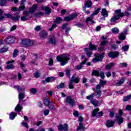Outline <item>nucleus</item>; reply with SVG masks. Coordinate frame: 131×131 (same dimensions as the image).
Listing matches in <instances>:
<instances>
[{"instance_id": "1", "label": "nucleus", "mask_w": 131, "mask_h": 131, "mask_svg": "<svg viewBox=\"0 0 131 131\" xmlns=\"http://www.w3.org/2000/svg\"><path fill=\"white\" fill-rule=\"evenodd\" d=\"M56 60L58 62H60V65L64 66L68 64V61L70 60V55L68 54H63L56 57Z\"/></svg>"}, {"instance_id": "2", "label": "nucleus", "mask_w": 131, "mask_h": 131, "mask_svg": "<svg viewBox=\"0 0 131 131\" xmlns=\"http://www.w3.org/2000/svg\"><path fill=\"white\" fill-rule=\"evenodd\" d=\"M124 13L121 12V9H118L115 11V15L110 19V21L112 23H116L118 20H119L121 18L124 17Z\"/></svg>"}, {"instance_id": "3", "label": "nucleus", "mask_w": 131, "mask_h": 131, "mask_svg": "<svg viewBox=\"0 0 131 131\" xmlns=\"http://www.w3.org/2000/svg\"><path fill=\"white\" fill-rule=\"evenodd\" d=\"M78 83L79 82V78L78 77H76V74H74L70 80L69 88L71 89H74V86L73 85V83Z\"/></svg>"}, {"instance_id": "4", "label": "nucleus", "mask_w": 131, "mask_h": 131, "mask_svg": "<svg viewBox=\"0 0 131 131\" xmlns=\"http://www.w3.org/2000/svg\"><path fill=\"white\" fill-rule=\"evenodd\" d=\"M95 56L96 57L93 58V62L94 63H97V62H101L105 56V53H102V54H97L95 55Z\"/></svg>"}, {"instance_id": "5", "label": "nucleus", "mask_w": 131, "mask_h": 131, "mask_svg": "<svg viewBox=\"0 0 131 131\" xmlns=\"http://www.w3.org/2000/svg\"><path fill=\"white\" fill-rule=\"evenodd\" d=\"M122 111L120 110L118 114H117L116 116V119L115 121H117L118 124L120 125L123 122V118H122Z\"/></svg>"}, {"instance_id": "6", "label": "nucleus", "mask_w": 131, "mask_h": 131, "mask_svg": "<svg viewBox=\"0 0 131 131\" xmlns=\"http://www.w3.org/2000/svg\"><path fill=\"white\" fill-rule=\"evenodd\" d=\"M21 43L23 46H26V47H31V46L34 45L33 41H31L30 39H28L22 40Z\"/></svg>"}, {"instance_id": "7", "label": "nucleus", "mask_w": 131, "mask_h": 131, "mask_svg": "<svg viewBox=\"0 0 131 131\" xmlns=\"http://www.w3.org/2000/svg\"><path fill=\"white\" fill-rule=\"evenodd\" d=\"M93 90L97 94V97L100 98V97H101V96L102 95V92H101V85H96V89H95V88H93Z\"/></svg>"}, {"instance_id": "8", "label": "nucleus", "mask_w": 131, "mask_h": 131, "mask_svg": "<svg viewBox=\"0 0 131 131\" xmlns=\"http://www.w3.org/2000/svg\"><path fill=\"white\" fill-rule=\"evenodd\" d=\"M99 111H100V109H99V108L94 109V110L92 112V116H102L103 115V112L101 111L99 112Z\"/></svg>"}, {"instance_id": "9", "label": "nucleus", "mask_w": 131, "mask_h": 131, "mask_svg": "<svg viewBox=\"0 0 131 131\" xmlns=\"http://www.w3.org/2000/svg\"><path fill=\"white\" fill-rule=\"evenodd\" d=\"M107 55L110 58H111L112 59H115L117 58L118 56H119V52L117 51L108 52L107 53Z\"/></svg>"}, {"instance_id": "10", "label": "nucleus", "mask_w": 131, "mask_h": 131, "mask_svg": "<svg viewBox=\"0 0 131 131\" xmlns=\"http://www.w3.org/2000/svg\"><path fill=\"white\" fill-rule=\"evenodd\" d=\"M4 41H6L7 45H11V43H14L15 38L13 36H9L5 39Z\"/></svg>"}, {"instance_id": "11", "label": "nucleus", "mask_w": 131, "mask_h": 131, "mask_svg": "<svg viewBox=\"0 0 131 131\" xmlns=\"http://www.w3.org/2000/svg\"><path fill=\"white\" fill-rule=\"evenodd\" d=\"M58 130H64L68 131V124H65L64 125L60 124L58 126Z\"/></svg>"}, {"instance_id": "12", "label": "nucleus", "mask_w": 131, "mask_h": 131, "mask_svg": "<svg viewBox=\"0 0 131 131\" xmlns=\"http://www.w3.org/2000/svg\"><path fill=\"white\" fill-rule=\"evenodd\" d=\"M87 61L88 58H85L83 61H82L79 65L76 67V69H77V70H80V69L83 67V65L86 63Z\"/></svg>"}, {"instance_id": "13", "label": "nucleus", "mask_w": 131, "mask_h": 131, "mask_svg": "<svg viewBox=\"0 0 131 131\" xmlns=\"http://www.w3.org/2000/svg\"><path fill=\"white\" fill-rule=\"evenodd\" d=\"M114 124H115V121L110 120L106 121L105 125L107 127H113Z\"/></svg>"}, {"instance_id": "14", "label": "nucleus", "mask_w": 131, "mask_h": 131, "mask_svg": "<svg viewBox=\"0 0 131 131\" xmlns=\"http://www.w3.org/2000/svg\"><path fill=\"white\" fill-rule=\"evenodd\" d=\"M42 9L45 11L46 15H50L52 13V10L48 6H43L42 7Z\"/></svg>"}, {"instance_id": "15", "label": "nucleus", "mask_w": 131, "mask_h": 131, "mask_svg": "<svg viewBox=\"0 0 131 131\" xmlns=\"http://www.w3.org/2000/svg\"><path fill=\"white\" fill-rule=\"evenodd\" d=\"M66 102L71 106H73L74 105V100L71 98V96H68L66 99Z\"/></svg>"}, {"instance_id": "16", "label": "nucleus", "mask_w": 131, "mask_h": 131, "mask_svg": "<svg viewBox=\"0 0 131 131\" xmlns=\"http://www.w3.org/2000/svg\"><path fill=\"white\" fill-rule=\"evenodd\" d=\"M39 36L41 38L45 39L47 38V36H48V33H47L46 31H41L39 33Z\"/></svg>"}, {"instance_id": "17", "label": "nucleus", "mask_w": 131, "mask_h": 131, "mask_svg": "<svg viewBox=\"0 0 131 131\" xmlns=\"http://www.w3.org/2000/svg\"><path fill=\"white\" fill-rule=\"evenodd\" d=\"M49 42L50 43H51L52 45H56V42H57V40L56 39V37H55V36H52L50 38Z\"/></svg>"}, {"instance_id": "18", "label": "nucleus", "mask_w": 131, "mask_h": 131, "mask_svg": "<svg viewBox=\"0 0 131 131\" xmlns=\"http://www.w3.org/2000/svg\"><path fill=\"white\" fill-rule=\"evenodd\" d=\"M94 16H93L92 14L91 16L89 17H87L86 19V23L88 24L89 22H91L92 24H95L96 23V21H95L94 20H93V17Z\"/></svg>"}, {"instance_id": "19", "label": "nucleus", "mask_w": 131, "mask_h": 131, "mask_svg": "<svg viewBox=\"0 0 131 131\" xmlns=\"http://www.w3.org/2000/svg\"><path fill=\"white\" fill-rule=\"evenodd\" d=\"M37 9V5L35 4L32 7H31L30 8L29 12H30V13H31L32 14H33V12H35V11H36Z\"/></svg>"}, {"instance_id": "20", "label": "nucleus", "mask_w": 131, "mask_h": 131, "mask_svg": "<svg viewBox=\"0 0 131 131\" xmlns=\"http://www.w3.org/2000/svg\"><path fill=\"white\" fill-rule=\"evenodd\" d=\"M101 15L104 17V20H105V17H108V12L105 8H103L101 11Z\"/></svg>"}, {"instance_id": "21", "label": "nucleus", "mask_w": 131, "mask_h": 131, "mask_svg": "<svg viewBox=\"0 0 131 131\" xmlns=\"http://www.w3.org/2000/svg\"><path fill=\"white\" fill-rule=\"evenodd\" d=\"M20 18V15L19 14L16 13L14 16H11V19L15 22H16V21H19V19Z\"/></svg>"}, {"instance_id": "22", "label": "nucleus", "mask_w": 131, "mask_h": 131, "mask_svg": "<svg viewBox=\"0 0 131 131\" xmlns=\"http://www.w3.org/2000/svg\"><path fill=\"white\" fill-rule=\"evenodd\" d=\"M84 51H85V52H86V54L88 57H89V58H90V57H92V54H93V53L90 50V49H89V48H84Z\"/></svg>"}, {"instance_id": "23", "label": "nucleus", "mask_w": 131, "mask_h": 131, "mask_svg": "<svg viewBox=\"0 0 131 131\" xmlns=\"http://www.w3.org/2000/svg\"><path fill=\"white\" fill-rule=\"evenodd\" d=\"M53 80H55V79H54V77H48L46 78L45 81H42V83H46V82H50V81H52Z\"/></svg>"}, {"instance_id": "24", "label": "nucleus", "mask_w": 131, "mask_h": 131, "mask_svg": "<svg viewBox=\"0 0 131 131\" xmlns=\"http://www.w3.org/2000/svg\"><path fill=\"white\" fill-rule=\"evenodd\" d=\"M47 107H49L50 110H54V111H56V107H55V105H54V103L52 102H50Z\"/></svg>"}, {"instance_id": "25", "label": "nucleus", "mask_w": 131, "mask_h": 131, "mask_svg": "<svg viewBox=\"0 0 131 131\" xmlns=\"http://www.w3.org/2000/svg\"><path fill=\"white\" fill-rule=\"evenodd\" d=\"M98 48L96 45H93L92 43L89 44V50H92L93 51H97Z\"/></svg>"}, {"instance_id": "26", "label": "nucleus", "mask_w": 131, "mask_h": 131, "mask_svg": "<svg viewBox=\"0 0 131 131\" xmlns=\"http://www.w3.org/2000/svg\"><path fill=\"white\" fill-rule=\"evenodd\" d=\"M124 81H125V78H122L120 81H119L118 82H117L116 83V85L119 86V85H121V84H122L123 83H124Z\"/></svg>"}, {"instance_id": "27", "label": "nucleus", "mask_w": 131, "mask_h": 131, "mask_svg": "<svg viewBox=\"0 0 131 131\" xmlns=\"http://www.w3.org/2000/svg\"><path fill=\"white\" fill-rule=\"evenodd\" d=\"M62 21H63V19L61 17H57L54 20V23H57V24L62 23Z\"/></svg>"}, {"instance_id": "28", "label": "nucleus", "mask_w": 131, "mask_h": 131, "mask_svg": "<svg viewBox=\"0 0 131 131\" xmlns=\"http://www.w3.org/2000/svg\"><path fill=\"white\" fill-rule=\"evenodd\" d=\"M93 5V2L91 1H87L85 3V7L87 8H91Z\"/></svg>"}, {"instance_id": "29", "label": "nucleus", "mask_w": 131, "mask_h": 131, "mask_svg": "<svg viewBox=\"0 0 131 131\" xmlns=\"http://www.w3.org/2000/svg\"><path fill=\"white\" fill-rule=\"evenodd\" d=\"M131 99V94L127 95L126 96L124 97L123 99V102H127Z\"/></svg>"}, {"instance_id": "30", "label": "nucleus", "mask_w": 131, "mask_h": 131, "mask_svg": "<svg viewBox=\"0 0 131 131\" xmlns=\"http://www.w3.org/2000/svg\"><path fill=\"white\" fill-rule=\"evenodd\" d=\"M112 67H114V62H111L110 64L105 66V68L108 70H110Z\"/></svg>"}, {"instance_id": "31", "label": "nucleus", "mask_w": 131, "mask_h": 131, "mask_svg": "<svg viewBox=\"0 0 131 131\" xmlns=\"http://www.w3.org/2000/svg\"><path fill=\"white\" fill-rule=\"evenodd\" d=\"M25 97V93H19L18 95V99H19V102H20V101H21V100H23V99H24Z\"/></svg>"}, {"instance_id": "32", "label": "nucleus", "mask_w": 131, "mask_h": 131, "mask_svg": "<svg viewBox=\"0 0 131 131\" xmlns=\"http://www.w3.org/2000/svg\"><path fill=\"white\" fill-rule=\"evenodd\" d=\"M16 116H17V114H16V113L11 112L10 114V118L12 120L15 119V117H16Z\"/></svg>"}, {"instance_id": "33", "label": "nucleus", "mask_w": 131, "mask_h": 131, "mask_svg": "<svg viewBox=\"0 0 131 131\" xmlns=\"http://www.w3.org/2000/svg\"><path fill=\"white\" fill-rule=\"evenodd\" d=\"M84 128L85 127L83 126V124L81 123H79V126L77 128V130H84Z\"/></svg>"}, {"instance_id": "34", "label": "nucleus", "mask_w": 131, "mask_h": 131, "mask_svg": "<svg viewBox=\"0 0 131 131\" xmlns=\"http://www.w3.org/2000/svg\"><path fill=\"white\" fill-rule=\"evenodd\" d=\"M112 32L115 34H117V33H119V29L117 28H114L112 29Z\"/></svg>"}, {"instance_id": "35", "label": "nucleus", "mask_w": 131, "mask_h": 131, "mask_svg": "<svg viewBox=\"0 0 131 131\" xmlns=\"http://www.w3.org/2000/svg\"><path fill=\"white\" fill-rule=\"evenodd\" d=\"M7 5V0H0L1 7H5Z\"/></svg>"}, {"instance_id": "36", "label": "nucleus", "mask_w": 131, "mask_h": 131, "mask_svg": "<svg viewBox=\"0 0 131 131\" xmlns=\"http://www.w3.org/2000/svg\"><path fill=\"white\" fill-rule=\"evenodd\" d=\"M119 39L120 40H124L125 39V35L123 33H121L120 35L119 36Z\"/></svg>"}, {"instance_id": "37", "label": "nucleus", "mask_w": 131, "mask_h": 131, "mask_svg": "<svg viewBox=\"0 0 131 131\" xmlns=\"http://www.w3.org/2000/svg\"><path fill=\"white\" fill-rule=\"evenodd\" d=\"M92 75H95V76H100V73L97 70H94L92 73Z\"/></svg>"}, {"instance_id": "38", "label": "nucleus", "mask_w": 131, "mask_h": 131, "mask_svg": "<svg viewBox=\"0 0 131 131\" xmlns=\"http://www.w3.org/2000/svg\"><path fill=\"white\" fill-rule=\"evenodd\" d=\"M64 88H65V83H61L57 86V89L58 90H60V89H63Z\"/></svg>"}, {"instance_id": "39", "label": "nucleus", "mask_w": 131, "mask_h": 131, "mask_svg": "<svg viewBox=\"0 0 131 131\" xmlns=\"http://www.w3.org/2000/svg\"><path fill=\"white\" fill-rule=\"evenodd\" d=\"M91 104H93V105H94V106H95V107H97V106H98V105H99V102L98 101H96V100H91Z\"/></svg>"}, {"instance_id": "40", "label": "nucleus", "mask_w": 131, "mask_h": 131, "mask_svg": "<svg viewBox=\"0 0 131 131\" xmlns=\"http://www.w3.org/2000/svg\"><path fill=\"white\" fill-rule=\"evenodd\" d=\"M94 97H95V93H92L91 95H89L86 97V99L93 100V99H94Z\"/></svg>"}, {"instance_id": "41", "label": "nucleus", "mask_w": 131, "mask_h": 131, "mask_svg": "<svg viewBox=\"0 0 131 131\" xmlns=\"http://www.w3.org/2000/svg\"><path fill=\"white\" fill-rule=\"evenodd\" d=\"M50 102L51 101H50L48 99H46L43 100L44 105H45V106H49Z\"/></svg>"}, {"instance_id": "42", "label": "nucleus", "mask_w": 131, "mask_h": 131, "mask_svg": "<svg viewBox=\"0 0 131 131\" xmlns=\"http://www.w3.org/2000/svg\"><path fill=\"white\" fill-rule=\"evenodd\" d=\"M129 48V46L127 45H125L123 46L122 48V50L124 51V52H126V51H128V49Z\"/></svg>"}, {"instance_id": "43", "label": "nucleus", "mask_w": 131, "mask_h": 131, "mask_svg": "<svg viewBox=\"0 0 131 131\" xmlns=\"http://www.w3.org/2000/svg\"><path fill=\"white\" fill-rule=\"evenodd\" d=\"M107 81H103L102 79H100V82H99V85L101 86H104L105 84H106Z\"/></svg>"}, {"instance_id": "44", "label": "nucleus", "mask_w": 131, "mask_h": 131, "mask_svg": "<svg viewBox=\"0 0 131 131\" xmlns=\"http://www.w3.org/2000/svg\"><path fill=\"white\" fill-rule=\"evenodd\" d=\"M21 106H20V104H18L17 106L15 108V111H18V112H21Z\"/></svg>"}, {"instance_id": "45", "label": "nucleus", "mask_w": 131, "mask_h": 131, "mask_svg": "<svg viewBox=\"0 0 131 131\" xmlns=\"http://www.w3.org/2000/svg\"><path fill=\"white\" fill-rule=\"evenodd\" d=\"M100 11H101V8H97V10L94 11L93 14H92L91 15H92L93 16H95V15H98V14H99V12H100Z\"/></svg>"}, {"instance_id": "46", "label": "nucleus", "mask_w": 131, "mask_h": 131, "mask_svg": "<svg viewBox=\"0 0 131 131\" xmlns=\"http://www.w3.org/2000/svg\"><path fill=\"white\" fill-rule=\"evenodd\" d=\"M19 51L17 49H15L13 52V58H16L18 56Z\"/></svg>"}, {"instance_id": "47", "label": "nucleus", "mask_w": 131, "mask_h": 131, "mask_svg": "<svg viewBox=\"0 0 131 131\" xmlns=\"http://www.w3.org/2000/svg\"><path fill=\"white\" fill-rule=\"evenodd\" d=\"M71 17V19L73 20V19H75L77 18V13H74L70 15Z\"/></svg>"}, {"instance_id": "48", "label": "nucleus", "mask_w": 131, "mask_h": 131, "mask_svg": "<svg viewBox=\"0 0 131 131\" xmlns=\"http://www.w3.org/2000/svg\"><path fill=\"white\" fill-rule=\"evenodd\" d=\"M64 21H66V22H69L71 21V20L72 19H71V17L70 15H69V16L64 17Z\"/></svg>"}, {"instance_id": "49", "label": "nucleus", "mask_w": 131, "mask_h": 131, "mask_svg": "<svg viewBox=\"0 0 131 131\" xmlns=\"http://www.w3.org/2000/svg\"><path fill=\"white\" fill-rule=\"evenodd\" d=\"M34 76L36 78L39 77L40 76V73H39L38 71L36 72L35 73H34Z\"/></svg>"}, {"instance_id": "50", "label": "nucleus", "mask_w": 131, "mask_h": 131, "mask_svg": "<svg viewBox=\"0 0 131 131\" xmlns=\"http://www.w3.org/2000/svg\"><path fill=\"white\" fill-rule=\"evenodd\" d=\"M7 51H8V48L6 47H4L3 48L0 50V53H5V52H7Z\"/></svg>"}, {"instance_id": "51", "label": "nucleus", "mask_w": 131, "mask_h": 131, "mask_svg": "<svg viewBox=\"0 0 131 131\" xmlns=\"http://www.w3.org/2000/svg\"><path fill=\"white\" fill-rule=\"evenodd\" d=\"M53 65H54V60H53V58H50L49 61V66H53Z\"/></svg>"}, {"instance_id": "52", "label": "nucleus", "mask_w": 131, "mask_h": 131, "mask_svg": "<svg viewBox=\"0 0 131 131\" xmlns=\"http://www.w3.org/2000/svg\"><path fill=\"white\" fill-rule=\"evenodd\" d=\"M30 92L31 93H32V94L35 95V94H36V93L37 92V91L35 88H32L31 89H30Z\"/></svg>"}, {"instance_id": "53", "label": "nucleus", "mask_w": 131, "mask_h": 131, "mask_svg": "<svg viewBox=\"0 0 131 131\" xmlns=\"http://www.w3.org/2000/svg\"><path fill=\"white\" fill-rule=\"evenodd\" d=\"M99 76H100V77L102 78V79H104L105 78V74H104V72L101 71L100 72Z\"/></svg>"}, {"instance_id": "54", "label": "nucleus", "mask_w": 131, "mask_h": 131, "mask_svg": "<svg viewBox=\"0 0 131 131\" xmlns=\"http://www.w3.org/2000/svg\"><path fill=\"white\" fill-rule=\"evenodd\" d=\"M13 68H14V66L12 64H10L9 65H8L6 67V69H13Z\"/></svg>"}, {"instance_id": "55", "label": "nucleus", "mask_w": 131, "mask_h": 131, "mask_svg": "<svg viewBox=\"0 0 131 131\" xmlns=\"http://www.w3.org/2000/svg\"><path fill=\"white\" fill-rule=\"evenodd\" d=\"M20 19L21 21H27V20H28V17H27V16H23L20 17Z\"/></svg>"}, {"instance_id": "56", "label": "nucleus", "mask_w": 131, "mask_h": 131, "mask_svg": "<svg viewBox=\"0 0 131 131\" xmlns=\"http://www.w3.org/2000/svg\"><path fill=\"white\" fill-rule=\"evenodd\" d=\"M14 88L16 89L19 93L24 91V90L20 89V86H19V85L15 86Z\"/></svg>"}, {"instance_id": "57", "label": "nucleus", "mask_w": 131, "mask_h": 131, "mask_svg": "<svg viewBox=\"0 0 131 131\" xmlns=\"http://www.w3.org/2000/svg\"><path fill=\"white\" fill-rule=\"evenodd\" d=\"M66 74L67 75V76H68V77H69V78H70V70H67L66 71Z\"/></svg>"}, {"instance_id": "58", "label": "nucleus", "mask_w": 131, "mask_h": 131, "mask_svg": "<svg viewBox=\"0 0 131 131\" xmlns=\"http://www.w3.org/2000/svg\"><path fill=\"white\" fill-rule=\"evenodd\" d=\"M57 25H53L49 29L50 31H53V30L56 28Z\"/></svg>"}, {"instance_id": "59", "label": "nucleus", "mask_w": 131, "mask_h": 131, "mask_svg": "<svg viewBox=\"0 0 131 131\" xmlns=\"http://www.w3.org/2000/svg\"><path fill=\"white\" fill-rule=\"evenodd\" d=\"M120 66L121 68H122V67H127V63H126L125 62L120 63Z\"/></svg>"}, {"instance_id": "60", "label": "nucleus", "mask_w": 131, "mask_h": 131, "mask_svg": "<svg viewBox=\"0 0 131 131\" xmlns=\"http://www.w3.org/2000/svg\"><path fill=\"white\" fill-rule=\"evenodd\" d=\"M43 12H39L35 14L36 17H39V16H42Z\"/></svg>"}, {"instance_id": "61", "label": "nucleus", "mask_w": 131, "mask_h": 131, "mask_svg": "<svg viewBox=\"0 0 131 131\" xmlns=\"http://www.w3.org/2000/svg\"><path fill=\"white\" fill-rule=\"evenodd\" d=\"M125 110L127 111H131V105H127L126 106Z\"/></svg>"}, {"instance_id": "62", "label": "nucleus", "mask_w": 131, "mask_h": 131, "mask_svg": "<svg viewBox=\"0 0 131 131\" xmlns=\"http://www.w3.org/2000/svg\"><path fill=\"white\" fill-rule=\"evenodd\" d=\"M21 124H22V125H23V126H25V127L28 128V124H27V123H26L25 122H22Z\"/></svg>"}, {"instance_id": "63", "label": "nucleus", "mask_w": 131, "mask_h": 131, "mask_svg": "<svg viewBox=\"0 0 131 131\" xmlns=\"http://www.w3.org/2000/svg\"><path fill=\"white\" fill-rule=\"evenodd\" d=\"M108 42V40H104V41H102L101 43H100V46H105V45H106V43Z\"/></svg>"}, {"instance_id": "64", "label": "nucleus", "mask_w": 131, "mask_h": 131, "mask_svg": "<svg viewBox=\"0 0 131 131\" xmlns=\"http://www.w3.org/2000/svg\"><path fill=\"white\" fill-rule=\"evenodd\" d=\"M24 9H25V6L24 5H20V6H19V7L18 11H22L23 10H24Z\"/></svg>"}]
</instances>
